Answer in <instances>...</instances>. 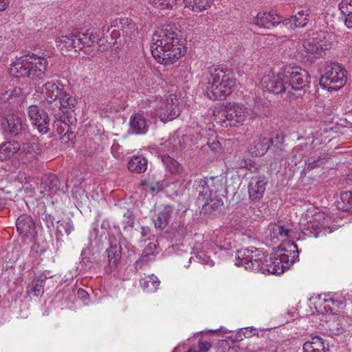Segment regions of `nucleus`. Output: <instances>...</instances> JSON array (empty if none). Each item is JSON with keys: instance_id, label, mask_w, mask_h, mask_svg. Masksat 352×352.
Returning <instances> with one entry per match:
<instances>
[{"instance_id": "obj_1", "label": "nucleus", "mask_w": 352, "mask_h": 352, "mask_svg": "<svg viewBox=\"0 0 352 352\" xmlns=\"http://www.w3.org/2000/svg\"><path fill=\"white\" fill-rule=\"evenodd\" d=\"M151 51L158 63L170 65L179 60L185 54L186 49L177 29L170 25H164L153 35Z\"/></svg>"}, {"instance_id": "obj_2", "label": "nucleus", "mask_w": 352, "mask_h": 352, "mask_svg": "<svg viewBox=\"0 0 352 352\" xmlns=\"http://www.w3.org/2000/svg\"><path fill=\"white\" fill-rule=\"evenodd\" d=\"M206 79L204 94L212 100H222L230 95L236 82L232 71L223 65L209 67Z\"/></svg>"}, {"instance_id": "obj_3", "label": "nucleus", "mask_w": 352, "mask_h": 352, "mask_svg": "<svg viewBox=\"0 0 352 352\" xmlns=\"http://www.w3.org/2000/svg\"><path fill=\"white\" fill-rule=\"evenodd\" d=\"M193 187L198 194V203L202 204L203 213L210 214L221 210L223 201L217 192L221 189L222 184L218 179H199L195 182Z\"/></svg>"}, {"instance_id": "obj_4", "label": "nucleus", "mask_w": 352, "mask_h": 352, "mask_svg": "<svg viewBox=\"0 0 352 352\" xmlns=\"http://www.w3.org/2000/svg\"><path fill=\"white\" fill-rule=\"evenodd\" d=\"M48 61L46 58L32 54L16 58L9 68L10 75L16 78H42L45 74Z\"/></svg>"}, {"instance_id": "obj_5", "label": "nucleus", "mask_w": 352, "mask_h": 352, "mask_svg": "<svg viewBox=\"0 0 352 352\" xmlns=\"http://www.w3.org/2000/svg\"><path fill=\"white\" fill-rule=\"evenodd\" d=\"M346 71L337 63H326L321 70L320 85L329 91L341 89L346 82Z\"/></svg>"}, {"instance_id": "obj_6", "label": "nucleus", "mask_w": 352, "mask_h": 352, "mask_svg": "<svg viewBox=\"0 0 352 352\" xmlns=\"http://www.w3.org/2000/svg\"><path fill=\"white\" fill-rule=\"evenodd\" d=\"M258 113L253 109L244 107L242 104L229 102L225 106L224 110L220 116H216L217 122H221L223 126L227 127L230 122V126L241 124L245 120H252L256 118Z\"/></svg>"}, {"instance_id": "obj_7", "label": "nucleus", "mask_w": 352, "mask_h": 352, "mask_svg": "<svg viewBox=\"0 0 352 352\" xmlns=\"http://www.w3.org/2000/svg\"><path fill=\"white\" fill-rule=\"evenodd\" d=\"M265 256L264 252L254 247L241 248L236 254V265H243L246 270L261 272L264 269Z\"/></svg>"}, {"instance_id": "obj_8", "label": "nucleus", "mask_w": 352, "mask_h": 352, "mask_svg": "<svg viewBox=\"0 0 352 352\" xmlns=\"http://www.w3.org/2000/svg\"><path fill=\"white\" fill-rule=\"evenodd\" d=\"M302 46L306 53L305 56L307 59L318 58L325 55L330 50L331 42L329 34L321 32L314 34L312 37L304 41Z\"/></svg>"}, {"instance_id": "obj_9", "label": "nucleus", "mask_w": 352, "mask_h": 352, "mask_svg": "<svg viewBox=\"0 0 352 352\" xmlns=\"http://www.w3.org/2000/svg\"><path fill=\"white\" fill-rule=\"evenodd\" d=\"M331 223V218L322 212H316L311 216V219L301 227L305 235L318 237L330 234L333 231L329 227Z\"/></svg>"}, {"instance_id": "obj_10", "label": "nucleus", "mask_w": 352, "mask_h": 352, "mask_svg": "<svg viewBox=\"0 0 352 352\" xmlns=\"http://www.w3.org/2000/svg\"><path fill=\"white\" fill-rule=\"evenodd\" d=\"M284 67L290 91L302 90L309 85L310 77L306 70L293 65H287Z\"/></svg>"}, {"instance_id": "obj_11", "label": "nucleus", "mask_w": 352, "mask_h": 352, "mask_svg": "<svg viewBox=\"0 0 352 352\" xmlns=\"http://www.w3.org/2000/svg\"><path fill=\"white\" fill-rule=\"evenodd\" d=\"M286 78L287 76L285 74V67H283L277 75L268 74L263 76L261 83L263 88L268 92H272L274 94L287 92V94H289L291 93L288 85L289 83H287Z\"/></svg>"}, {"instance_id": "obj_12", "label": "nucleus", "mask_w": 352, "mask_h": 352, "mask_svg": "<svg viewBox=\"0 0 352 352\" xmlns=\"http://www.w3.org/2000/svg\"><path fill=\"white\" fill-rule=\"evenodd\" d=\"M1 122L6 133L12 136L26 135L28 126L24 119L14 114H8L1 118Z\"/></svg>"}, {"instance_id": "obj_13", "label": "nucleus", "mask_w": 352, "mask_h": 352, "mask_svg": "<svg viewBox=\"0 0 352 352\" xmlns=\"http://www.w3.org/2000/svg\"><path fill=\"white\" fill-rule=\"evenodd\" d=\"M157 113L162 122L172 120L180 114L178 100L174 94H170L166 100L162 101L156 107Z\"/></svg>"}, {"instance_id": "obj_14", "label": "nucleus", "mask_w": 352, "mask_h": 352, "mask_svg": "<svg viewBox=\"0 0 352 352\" xmlns=\"http://www.w3.org/2000/svg\"><path fill=\"white\" fill-rule=\"evenodd\" d=\"M28 116L32 125L42 134L50 130V118L45 111L37 105H31L28 109Z\"/></svg>"}, {"instance_id": "obj_15", "label": "nucleus", "mask_w": 352, "mask_h": 352, "mask_svg": "<svg viewBox=\"0 0 352 352\" xmlns=\"http://www.w3.org/2000/svg\"><path fill=\"white\" fill-rule=\"evenodd\" d=\"M41 153V146L34 142H27L20 144L18 151V160L24 164H32L36 162Z\"/></svg>"}, {"instance_id": "obj_16", "label": "nucleus", "mask_w": 352, "mask_h": 352, "mask_svg": "<svg viewBox=\"0 0 352 352\" xmlns=\"http://www.w3.org/2000/svg\"><path fill=\"white\" fill-rule=\"evenodd\" d=\"M281 16L275 10L261 11L250 19V23L259 28L270 29L280 23Z\"/></svg>"}, {"instance_id": "obj_17", "label": "nucleus", "mask_w": 352, "mask_h": 352, "mask_svg": "<svg viewBox=\"0 0 352 352\" xmlns=\"http://www.w3.org/2000/svg\"><path fill=\"white\" fill-rule=\"evenodd\" d=\"M59 186L58 177L54 174L49 173L42 178L37 188L43 197H52L58 192Z\"/></svg>"}, {"instance_id": "obj_18", "label": "nucleus", "mask_w": 352, "mask_h": 352, "mask_svg": "<svg viewBox=\"0 0 352 352\" xmlns=\"http://www.w3.org/2000/svg\"><path fill=\"white\" fill-rule=\"evenodd\" d=\"M297 248V245L292 243L288 245V248H280L279 250L274 254L277 256L279 262L284 265V267L287 270L292 265L298 258V252L294 249Z\"/></svg>"}, {"instance_id": "obj_19", "label": "nucleus", "mask_w": 352, "mask_h": 352, "mask_svg": "<svg viewBox=\"0 0 352 352\" xmlns=\"http://www.w3.org/2000/svg\"><path fill=\"white\" fill-rule=\"evenodd\" d=\"M267 180L264 176H255L250 179L248 184V193L251 200H260L265 191Z\"/></svg>"}, {"instance_id": "obj_20", "label": "nucleus", "mask_w": 352, "mask_h": 352, "mask_svg": "<svg viewBox=\"0 0 352 352\" xmlns=\"http://www.w3.org/2000/svg\"><path fill=\"white\" fill-rule=\"evenodd\" d=\"M18 232L26 237H34L36 234V228L33 219L25 214L20 215L16 222Z\"/></svg>"}, {"instance_id": "obj_21", "label": "nucleus", "mask_w": 352, "mask_h": 352, "mask_svg": "<svg viewBox=\"0 0 352 352\" xmlns=\"http://www.w3.org/2000/svg\"><path fill=\"white\" fill-rule=\"evenodd\" d=\"M63 89L64 86L60 80H52L43 85L41 93L45 99L52 103L56 100Z\"/></svg>"}, {"instance_id": "obj_22", "label": "nucleus", "mask_w": 352, "mask_h": 352, "mask_svg": "<svg viewBox=\"0 0 352 352\" xmlns=\"http://www.w3.org/2000/svg\"><path fill=\"white\" fill-rule=\"evenodd\" d=\"M266 233L271 240L285 241L292 237L294 232L286 226L270 223L267 227Z\"/></svg>"}, {"instance_id": "obj_23", "label": "nucleus", "mask_w": 352, "mask_h": 352, "mask_svg": "<svg viewBox=\"0 0 352 352\" xmlns=\"http://www.w3.org/2000/svg\"><path fill=\"white\" fill-rule=\"evenodd\" d=\"M111 27H116L120 29L122 35L125 37L131 38L138 34L137 25L129 18L113 20L111 22Z\"/></svg>"}, {"instance_id": "obj_24", "label": "nucleus", "mask_w": 352, "mask_h": 352, "mask_svg": "<svg viewBox=\"0 0 352 352\" xmlns=\"http://www.w3.org/2000/svg\"><path fill=\"white\" fill-rule=\"evenodd\" d=\"M303 352H329V344L320 336L312 337L303 344Z\"/></svg>"}, {"instance_id": "obj_25", "label": "nucleus", "mask_w": 352, "mask_h": 352, "mask_svg": "<svg viewBox=\"0 0 352 352\" xmlns=\"http://www.w3.org/2000/svg\"><path fill=\"white\" fill-rule=\"evenodd\" d=\"M173 212V208L169 205L165 206L157 214L156 218L153 219L155 228L164 230L168 224L170 218Z\"/></svg>"}, {"instance_id": "obj_26", "label": "nucleus", "mask_w": 352, "mask_h": 352, "mask_svg": "<svg viewBox=\"0 0 352 352\" xmlns=\"http://www.w3.org/2000/svg\"><path fill=\"white\" fill-rule=\"evenodd\" d=\"M148 125L146 118L140 113H135L130 119V130L134 134H144Z\"/></svg>"}, {"instance_id": "obj_27", "label": "nucleus", "mask_w": 352, "mask_h": 352, "mask_svg": "<svg viewBox=\"0 0 352 352\" xmlns=\"http://www.w3.org/2000/svg\"><path fill=\"white\" fill-rule=\"evenodd\" d=\"M56 43L62 49L65 48L67 50L74 49L75 51L78 50L76 45L77 41V30L68 32L65 35H62L56 38Z\"/></svg>"}, {"instance_id": "obj_28", "label": "nucleus", "mask_w": 352, "mask_h": 352, "mask_svg": "<svg viewBox=\"0 0 352 352\" xmlns=\"http://www.w3.org/2000/svg\"><path fill=\"white\" fill-rule=\"evenodd\" d=\"M272 144V139L259 137L254 141V144L250 147V152L256 157L262 156L266 153Z\"/></svg>"}, {"instance_id": "obj_29", "label": "nucleus", "mask_w": 352, "mask_h": 352, "mask_svg": "<svg viewBox=\"0 0 352 352\" xmlns=\"http://www.w3.org/2000/svg\"><path fill=\"white\" fill-rule=\"evenodd\" d=\"M20 150V144L16 141H10L0 145V160L4 161L12 157Z\"/></svg>"}, {"instance_id": "obj_30", "label": "nucleus", "mask_w": 352, "mask_h": 352, "mask_svg": "<svg viewBox=\"0 0 352 352\" xmlns=\"http://www.w3.org/2000/svg\"><path fill=\"white\" fill-rule=\"evenodd\" d=\"M121 250L120 244L116 241H110V246L107 249L106 252L108 256L109 266L111 270L121 258Z\"/></svg>"}, {"instance_id": "obj_31", "label": "nucleus", "mask_w": 352, "mask_h": 352, "mask_svg": "<svg viewBox=\"0 0 352 352\" xmlns=\"http://www.w3.org/2000/svg\"><path fill=\"white\" fill-rule=\"evenodd\" d=\"M127 167L132 173H144L148 167V160L142 155H134L129 160Z\"/></svg>"}, {"instance_id": "obj_32", "label": "nucleus", "mask_w": 352, "mask_h": 352, "mask_svg": "<svg viewBox=\"0 0 352 352\" xmlns=\"http://www.w3.org/2000/svg\"><path fill=\"white\" fill-rule=\"evenodd\" d=\"M274 254H270L269 258L265 259L264 269L263 274L266 272L270 274H280L284 272L286 270L284 267V265L281 264V262H279V260L277 258Z\"/></svg>"}, {"instance_id": "obj_33", "label": "nucleus", "mask_w": 352, "mask_h": 352, "mask_svg": "<svg viewBox=\"0 0 352 352\" xmlns=\"http://www.w3.org/2000/svg\"><path fill=\"white\" fill-rule=\"evenodd\" d=\"M96 41V36L93 32H80L77 30L76 45L78 50H82L85 47H91Z\"/></svg>"}, {"instance_id": "obj_34", "label": "nucleus", "mask_w": 352, "mask_h": 352, "mask_svg": "<svg viewBox=\"0 0 352 352\" xmlns=\"http://www.w3.org/2000/svg\"><path fill=\"white\" fill-rule=\"evenodd\" d=\"M160 283V280L153 275L146 276L140 280L141 287L147 292H156L159 287Z\"/></svg>"}, {"instance_id": "obj_35", "label": "nucleus", "mask_w": 352, "mask_h": 352, "mask_svg": "<svg viewBox=\"0 0 352 352\" xmlns=\"http://www.w3.org/2000/svg\"><path fill=\"white\" fill-rule=\"evenodd\" d=\"M162 160L172 175H179L182 172V166L180 164L168 155H162Z\"/></svg>"}, {"instance_id": "obj_36", "label": "nucleus", "mask_w": 352, "mask_h": 352, "mask_svg": "<svg viewBox=\"0 0 352 352\" xmlns=\"http://www.w3.org/2000/svg\"><path fill=\"white\" fill-rule=\"evenodd\" d=\"M186 6L192 10L201 12L209 8L214 0H186Z\"/></svg>"}, {"instance_id": "obj_37", "label": "nucleus", "mask_w": 352, "mask_h": 352, "mask_svg": "<svg viewBox=\"0 0 352 352\" xmlns=\"http://www.w3.org/2000/svg\"><path fill=\"white\" fill-rule=\"evenodd\" d=\"M338 208L343 211L352 209V192L347 190L340 195V201H338Z\"/></svg>"}, {"instance_id": "obj_38", "label": "nucleus", "mask_w": 352, "mask_h": 352, "mask_svg": "<svg viewBox=\"0 0 352 352\" xmlns=\"http://www.w3.org/2000/svg\"><path fill=\"white\" fill-rule=\"evenodd\" d=\"M44 280L34 279L27 287V292L34 296H41L44 292Z\"/></svg>"}, {"instance_id": "obj_39", "label": "nucleus", "mask_w": 352, "mask_h": 352, "mask_svg": "<svg viewBox=\"0 0 352 352\" xmlns=\"http://www.w3.org/2000/svg\"><path fill=\"white\" fill-rule=\"evenodd\" d=\"M59 98L60 107L67 109L74 108L77 104L76 97L71 96L69 93L63 91L60 94Z\"/></svg>"}, {"instance_id": "obj_40", "label": "nucleus", "mask_w": 352, "mask_h": 352, "mask_svg": "<svg viewBox=\"0 0 352 352\" xmlns=\"http://www.w3.org/2000/svg\"><path fill=\"white\" fill-rule=\"evenodd\" d=\"M309 10H300L296 14L292 15L294 24L296 28H303L309 21Z\"/></svg>"}, {"instance_id": "obj_41", "label": "nucleus", "mask_w": 352, "mask_h": 352, "mask_svg": "<svg viewBox=\"0 0 352 352\" xmlns=\"http://www.w3.org/2000/svg\"><path fill=\"white\" fill-rule=\"evenodd\" d=\"M248 217H243L242 218L241 214L237 212L234 213L231 218L230 224L236 230H243L248 224Z\"/></svg>"}, {"instance_id": "obj_42", "label": "nucleus", "mask_w": 352, "mask_h": 352, "mask_svg": "<svg viewBox=\"0 0 352 352\" xmlns=\"http://www.w3.org/2000/svg\"><path fill=\"white\" fill-rule=\"evenodd\" d=\"M56 226V234L63 236V232L69 235L73 230L74 226L71 219L58 221Z\"/></svg>"}, {"instance_id": "obj_43", "label": "nucleus", "mask_w": 352, "mask_h": 352, "mask_svg": "<svg viewBox=\"0 0 352 352\" xmlns=\"http://www.w3.org/2000/svg\"><path fill=\"white\" fill-rule=\"evenodd\" d=\"M151 3L156 8L165 9L166 8L173 7L177 4V0H151Z\"/></svg>"}, {"instance_id": "obj_44", "label": "nucleus", "mask_w": 352, "mask_h": 352, "mask_svg": "<svg viewBox=\"0 0 352 352\" xmlns=\"http://www.w3.org/2000/svg\"><path fill=\"white\" fill-rule=\"evenodd\" d=\"M156 250V245L155 243H149L142 253V261H147L149 259V257L153 256L155 255L154 251Z\"/></svg>"}, {"instance_id": "obj_45", "label": "nucleus", "mask_w": 352, "mask_h": 352, "mask_svg": "<svg viewBox=\"0 0 352 352\" xmlns=\"http://www.w3.org/2000/svg\"><path fill=\"white\" fill-rule=\"evenodd\" d=\"M324 163V159L322 158H317L315 159L314 157H309L307 162V166L308 170H312L316 167L320 166Z\"/></svg>"}, {"instance_id": "obj_46", "label": "nucleus", "mask_w": 352, "mask_h": 352, "mask_svg": "<svg viewBox=\"0 0 352 352\" xmlns=\"http://www.w3.org/2000/svg\"><path fill=\"white\" fill-rule=\"evenodd\" d=\"M160 152L165 155V153H173L175 151V146L172 144L170 140L166 141L160 148Z\"/></svg>"}, {"instance_id": "obj_47", "label": "nucleus", "mask_w": 352, "mask_h": 352, "mask_svg": "<svg viewBox=\"0 0 352 352\" xmlns=\"http://www.w3.org/2000/svg\"><path fill=\"white\" fill-rule=\"evenodd\" d=\"M339 9L341 12H351L352 0H342L339 4Z\"/></svg>"}, {"instance_id": "obj_48", "label": "nucleus", "mask_w": 352, "mask_h": 352, "mask_svg": "<svg viewBox=\"0 0 352 352\" xmlns=\"http://www.w3.org/2000/svg\"><path fill=\"white\" fill-rule=\"evenodd\" d=\"M240 167H245L252 173L256 172L258 170L256 164L250 160H242L240 164Z\"/></svg>"}, {"instance_id": "obj_49", "label": "nucleus", "mask_w": 352, "mask_h": 352, "mask_svg": "<svg viewBox=\"0 0 352 352\" xmlns=\"http://www.w3.org/2000/svg\"><path fill=\"white\" fill-rule=\"evenodd\" d=\"M43 220L45 223L47 228H50L54 226L55 218L52 214L45 212Z\"/></svg>"}, {"instance_id": "obj_50", "label": "nucleus", "mask_w": 352, "mask_h": 352, "mask_svg": "<svg viewBox=\"0 0 352 352\" xmlns=\"http://www.w3.org/2000/svg\"><path fill=\"white\" fill-rule=\"evenodd\" d=\"M331 305V307H329V309L331 311L337 310L338 309H343L344 300L340 298H336L335 296L333 300V304Z\"/></svg>"}, {"instance_id": "obj_51", "label": "nucleus", "mask_w": 352, "mask_h": 352, "mask_svg": "<svg viewBox=\"0 0 352 352\" xmlns=\"http://www.w3.org/2000/svg\"><path fill=\"white\" fill-rule=\"evenodd\" d=\"M211 346V344L208 341L200 340L199 342V352H207L210 349Z\"/></svg>"}, {"instance_id": "obj_52", "label": "nucleus", "mask_w": 352, "mask_h": 352, "mask_svg": "<svg viewBox=\"0 0 352 352\" xmlns=\"http://www.w3.org/2000/svg\"><path fill=\"white\" fill-rule=\"evenodd\" d=\"M280 23L288 30H294L296 28V26L294 24L292 16H291V18L285 19L282 21H280Z\"/></svg>"}, {"instance_id": "obj_53", "label": "nucleus", "mask_w": 352, "mask_h": 352, "mask_svg": "<svg viewBox=\"0 0 352 352\" xmlns=\"http://www.w3.org/2000/svg\"><path fill=\"white\" fill-rule=\"evenodd\" d=\"M148 188L151 192H158L162 190V185L160 182H155L148 185Z\"/></svg>"}, {"instance_id": "obj_54", "label": "nucleus", "mask_w": 352, "mask_h": 352, "mask_svg": "<svg viewBox=\"0 0 352 352\" xmlns=\"http://www.w3.org/2000/svg\"><path fill=\"white\" fill-rule=\"evenodd\" d=\"M343 14L346 15L344 22L345 25L347 28H352V11L351 12H342Z\"/></svg>"}, {"instance_id": "obj_55", "label": "nucleus", "mask_w": 352, "mask_h": 352, "mask_svg": "<svg viewBox=\"0 0 352 352\" xmlns=\"http://www.w3.org/2000/svg\"><path fill=\"white\" fill-rule=\"evenodd\" d=\"M12 97H11V92L7 91H6L2 97L1 98V100L3 102H6V101H8L9 103H10V100H12Z\"/></svg>"}, {"instance_id": "obj_56", "label": "nucleus", "mask_w": 352, "mask_h": 352, "mask_svg": "<svg viewBox=\"0 0 352 352\" xmlns=\"http://www.w3.org/2000/svg\"><path fill=\"white\" fill-rule=\"evenodd\" d=\"M334 297L335 296H331V295L325 296V297L324 298V302L325 303H327V306H329V307L332 306L331 305L333 304V300Z\"/></svg>"}, {"instance_id": "obj_57", "label": "nucleus", "mask_w": 352, "mask_h": 352, "mask_svg": "<svg viewBox=\"0 0 352 352\" xmlns=\"http://www.w3.org/2000/svg\"><path fill=\"white\" fill-rule=\"evenodd\" d=\"M255 329H245V330L243 331V333L245 338H250L255 334Z\"/></svg>"}, {"instance_id": "obj_58", "label": "nucleus", "mask_w": 352, "mask_h": 352, "mask_svg": "<svg viewBox=\"0 0 352 352\" xmlns=\"http://www.w3.org/2000/svg\"><path fill=\"white\" fill-rule=\"evenodd\" d=\"M8 0H0V11L5 10L8 6Z\"/></svg>"}, {"instance_id": "obj_59", "label": "nucleus", "mask_w": 352, "mask_h": 352, "mask_svg": "<svg viewBox=\"0 0 352 352\" xmlns=\"http://www.w3.org/2000/svg\"><path fill=\"white\" fill-rule=\"evenodd\" d=\"M78 295L82 298H87L89 296L88 293L82 289H79L78 290Z\"/></svg>"}, {"instance_id": "obj_60", "label": "nucleus", "mask_w": 352, "mask_h": 352, "mask_svg": "<svg viewBox=\"0 0 352 352\" xmlns=\"http://www.w3.org/2000/svg\"><path fill=\"white\" fill-rule=\"evenodd\" d=\"M150 232V229L147 227H142L141 234L143 237H145L148 235Z\"/></svg>"}, {"instance_id": "obj_61", "label": "nucleus", "mask_w": 352, "mask_h": 352, "mask_svg": "<svg viewBox=\"0 0 352 352\" xmlns=\"http://www.w3.org/2000/svg\"><path fill=\"white\" fill-rule=\"evenodd\" d=\"M6 204V199L4 198H0V209H3Z\"/></svg>"}, {"instance_id": "obj_62", "label": "nucleus", "mask_w": 352, "mask_h": 352, "mask_svg": "<svg viewBox=\"0 0 352 352\" xmlns=\"http://www.w3.org/2000/svg\"><path fill=\"white\" fill-rule=\"evenodd\" d=\"M112 28L111 25L109 26V25H104L102 27V33L104 34L105 33H107L109 32V31L110 30V28Z\"/></svg>"}, {"instance_id": "obj_63", "label": "nucleus", "mask_w": 352, "mask_h": 352, "mask_svg": "<svg viewBox=\"0 0 352 352\" xmlns=\"http://www.w3.org/2000/svg\"><path fill=\"white\" fill-rule=\"evenodd\" d=\"M346 182L349 184H351L352 185V173H350L349 175H348V177H347V179H346Z\"/></svg>"}, {"instance_id": "obj_64", "label": "nucleus", "mask_w": 352, "mask_h": 352, "mask_svg": "<svg viewBox=\"0 0 352 352\" xmlns=\"http://www.w3.org/2000/svg\"><path fill=\"white\" fill-rule=\"evenodd\" d=\"M111 34L113 36H116L117 34V32H116V30H113Z\"/></svg>"}]
</instances>
